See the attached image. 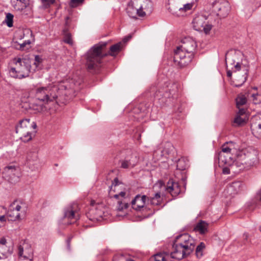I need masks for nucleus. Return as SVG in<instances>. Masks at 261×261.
Returning a JSON list of instances; mask_svg holds the SVG:
<instances>
[{
    "label": "nucleus",
    "instance_id": "nucleus-1",
    "mask_svg": "<svg viewBox=\"0 0 261 261\" xmlns=\"http://www.w3.org/2000/svg\"><path fill=\"white\" fill-rule=\"evenodd\" d=\"M181 44L174 50L173 61L180 68L189 64L192 61L197 47L196 42L191 37H185Z\"/></svg>",
    "mask_w": 261,
    "mask_h": 261
},
{
    "label": "nucleus",
    "instance_id": "nucleus-2",
    "mask_svg": "<svg viewBox=\"0 0 261 261\" xmlns=\"http://www.w3.org/2000/svg\"><path fill=\"white\" fill-rule=\"evenodd\" d=\"M195 246V240L188 233L177 236L172 245V258L178 260L190 255Z\"/></svg>",
    "mask_w": 261,
    "mask_h": 261
},
{
    "label": "nucleus",
    "instance_id": "nucleus-3",
    "mask_svg": "<svg viewBox=\"0 0 261 261\" xmlns=\"http://www.w3.org/2000/svg\"><path fill=\"white\" fill-rule=\"evenodd\" d=\"M126 11L130 17L137 19V16L143 17L150 15L153 11V4L150 0H131Z\"/></svg>",
    "mask_w": 261,
    "mask_h": 261
},
{
    "label": "nucleus",
    "instance_id": "nucleus-4",
    "mask_svg": "<svg viewBox=\"0 0 261 261\" xmlns=\"http://www.w3.org/2000/svg\"><path fill=\"white\" fill-rule=\"evenodd\" d=\"M33 60L28 57L14 58L12 60L13 66L9 69L10 76L15 79H22L27 77L32 72L31 64Z\"/></svg>",
    "mask_w": 261,
    "mask_h": 261
},
{
    "label": "nucleus",
    "instance_id": "nucleus-5",
    "mask_svg": "<svg viewBox=\"0 0 261 261\" xmlns=\"http://www.w3.org/2000/svg\"><path fill=\"white\" fill-rule=\"evenodd\" d=\"M107 44V42H99L94 45L87 52L86 64L89 71H96L101 67V60L107 55L103 53Z\"/></svg>",
    "mask_w": 261,
    "mask_h": 261
},
{
    "label": "nucleus",
    "instance_id": "nucleus-6",
    "mask_svg": "<svg viewBox=\"0 0 261 261\" xmlns=\"http://www.w3.org/2000/svg\"><path fill=\"white\" fill-rule=\"evenodd\" d=\"M61 88L56 85L41 87L36 90L35 100L39 108L38 111H43L44 105L56 99L60 94Z\"/></svg>",
    "mask_w": 261,
    "mask_h": 261
},
{
    "label": "nucleus",
    "instance_id": "nucleus-7",
    "mask_svg": "<svg viewBox=\"0 0 261 261\" xmlns=\"http://www.w3.org/2000/svg\"><path fill=\"white\" fill-rule=\"evenodd\" d=\"M215 20L212 16L198 14L194 17L192 24L194 29L197 31H203L206 34L210 33Z\"/></svg>",
    "mask_w": 261,
    "mask_h": 261
},
{
    "label": "nucleus",
    "instance_id": "nucleus-8",
    "mask_svg": "<svg viewBox=\"0 0 261 261\" xmlns=\"http://www.w3.org/2000/svg\"><path fill=\"white\" fill-rule=\"evenodd\" d=\"M37 127L36 122H30L29 119H22L19 121L18 124L15 127V132L20 136V139L24 142H27L32 139V129Z\"/></svg>",
    "mask_w": 261,
    "mask_h": 261
},
{
    "label": "nucleus",
    "instance_id": "nucleus-9",
    "mask_svg": "<svg viewBox=\"0 0 261 261\" xmlns=\"http://www.w3.org/2000/svg\"><path fill=\"white\" fill-rule=\"evenodd\" d=\"M243 56L242 53L238 50L231 49L225 55V62L227 65L233 66L231 67L233 72L239 71L241 69L240 61Z\"/></svg>",
    "mask_w": 261,
    "mask_h": 261
},
{
    "label": "nucleus",
    "instance_id": "nucleus-10",
    "mask_svg": "<svg viewBox=\"0 0 261 261\" xmlns=\"http://www.w3.org/2000/svg\"><path fill=\"white\" fill-rule=\"evenodd\" d=\"M213 11L220 18L226 17L230 11V6L226 0H216L212 5Z\"/></svg>",
    "mask_w": 261,
    "mask_h": 261
},
{
    "label": "nucleus",
    "instance_id": "nucleus-11",
    "mask_svg": "<svg viewBox=\"0 0 261 261\" xmlns=\"http://www.w3.org/2000/svg\"><path fill=\"white\" fill-rule=\"evenodd\" d=\"M20 174L19 168L14 165L5 167L3 172V177L12 184H15L19 181Z\"/></svg>",
    "mask_w": 261,
    "mask_h": 261
},
{
    "label": "nucleus",
    "instance_id": "nucleus-12",
    "mask_svg": "<svg viewBox=\"0 0 261 261\" xmlns=\"http://www.w3.org/2000/svg\"><path fill=\"white\" fill-rule=\"evenodd\" d=\"M105 209L102 204H93L92 202V205L86 214L87 217L91 221H100L103 219V217H105Z\"/></svg>",
    "mask_w": 261,
    "mask_h": 261
},
{
    "label": "nucleus",
    "instance_id": "nucleus-13",
    "mask_svg": "<svg viewBox=\"0 0 261 261\" xmlns=\"http://www.w3.org/2000/svg\"><path fill=\"white\" fill-rule=\"evenodd\" d=\"M12 5L17 11L21 12L24 16H31L33 12L30 6V0H12Z\"/></svg>",
    "mask_w": 261,
    "mask_h": 261
},
{
    "label": "nucleus",
    "instance_id": "nucleus-14",
    "mask_svg": "<svg viewBox=\"0 0 261 261\" xmlns=\"http://www.w3.org/2000/svg\"><path fill=\"white\" fill-rule=\"evenodd\" d=\"M138 158L135 153L131 150L127 151V154L124 159L120 160V167L123 169L132 168L134 167L138 162Z\"/></svg>",
    "mask_w": 261,
    "mask_h": 261
},
{
    "label": "nucleus",
    "instance_id": "nucleus-15",
    "mask_svg": "<svg viewBox=\"0 0 261 261\" xmlns=\"http://www.w3.org/2000/svg\"><path fill=\"white\" fill-rule=\"evenodd\" d=\"M18 255L25 259H29L33 254L31 245L27 240H21L18 247Z\"/></svg>",
    "mask_w": 261,
    "mask_h": 261
},
{
    "label": "nucleus",
    "instance_id": "nucleus-16",
    "mask_svg": "<svg viewBox=\"0 0 261 261\" xmlns=\"http://www.w3.org/2000/svg\"><path fill=\"white\" fill-rule=\"evenodd\" d=\"M147 201V196L146 195L141 196L138 194L135 196L132 201L131 204L132 208L136 211H141Z\"/></svg>",
    "mask_w": 261,
    "mask_h": 261
},
{
    "label": "nucleus",
    "instance_id": "nucleus-17",
    "mask_svg": "<svg viewBox=\"0 0 261 261\" xmlns=\"http://www.w3.org/2000/svg\"><path fill=\"white\" fill-rule=\"evenodd\" d=\"M175 91L171 90L168 88H166V90H159L156 91L155 93V97L159 100H161V102L165 103L167 101L166 99L170 98L175 93Z\"/></svg>",
    "mask_w": 261,
    "mask_h": 261
},
{
    "label": "nucleus",
    "instance_id": "nucleus-18",
    "mask_svg": "<svg viewBox=\"0 0 261 261\" xmlns=\"http://www.w3.org/2000/svg\"><path fill=\"white\" fill-rule=\"evenodd\" d=\"M243 183L240 181H236L227 186L224 192L230 196H233L242 190Z\"/></svg>",
    "mask_w": 261,
    "mask_h": 261
},
{
    "label": "nucleus",
    "instance_id": "nucleus-19",
    "mask_svg": "<svg viewBox=\"0 0 261 261\" xmlns=\"http://www.w3.org/2000/svg\"><path fill=\"white\" fill-rule=\"evenodd\" d=\"M166 190L170 193L172 196H176L180 193V189L178 182L173 179H170L167 182Z\"/></svg>",
    "mask_w": 261,
    "mask_h": 261
},
{
    "label": "nucleus",
    "instance_id": "nucleus-20",
    "mask_svg": "<svg viewBox=\"0 0 261 261\" xmlns=\"http://www.w3.org/2000/svg\"><path fill=\"white\" fill-rule=\"evenodd\" d=\"M223 157L220 155V152L216 155V158L218 159V163L219 167H223L225 165L231 166L233 163V160L231 154H223Z\"/></svg>",
    "mask_w": 261,
    "mask_h": 261
},
{
    "label": "nucleus",
    "instance_id": "nucleus-21",
    "mask_svg": "<svg viewBox=\"0 0 261 261\" xmlns=\"http://www.w3.org/2000/svg\"><path fill=\"white\" fill-rule=\"evenodd\" d=\"M64 219H68L69 220L68 223L71 224L75 222L79 219V215L71 208H69L65 211Z\"/></svg>",
    "mask_w": 261,
    "mask_h": 261
},
{
    "label": "nucleus",
    "instance_id": "nucleus-22",
    "mask_svg": "<svg viewBox=\"0 0 261 261\" xmlns=\"http://www.w3.org/2000/svg\"><path fill=\"white\" fill-rule=\"evenodd\" d=\"M235 149V143L233 142H225L221 146V150L220 152V155L223 157V154H231L232 150Z\"/></svg>",
    "mask_w": 261,
    "mask_h": 261
},
{
    "label": "nucleus",
    "instance_id": "nucleus-23",
    "mask_svg": "<svg viewBox=\"0 0 261 261\" xmlns=\"http://www.w3.org/2000/svg\"><path fill=\"white\" fill-rule=\"evenodd\" d=\"M243 160L244 161V164L246 165V167L248 169L253 166L257 162V158L255 154L249 153L245 155Z\"/></svg>",
    "mask_w": 261,
    "mask_h": 261
},
{
    "label": "nucleus",
    "instance_id": "nucleus-24",
    "mask_svg": "<svg viewBox=\"0 0 261 261\" xmlns=\"http://www.w3.org/2000/svg\"><path fill=\"white\" fill-rule=\"evenodd\" d=\"M13 247L0 245V259L6 258L13 253Z\"/></svg>",
    "mask_w": 261,
    "mask_h": 261
},
{
    "label": "nucleus",
    "instance_id": "nucleus-25",
    "mask_svg": "<svg viewBox=\"0 0 261 261\" xmlns=\"http://www.w3.org/2000/svg\"><path fill=\"white\" fill-rule=\"evenodd\" d=\"M121 184L119 182L118 178H115L112 182V184L111 187H110V191H109V196L111 198H114L115 199H118L119 197V194H116L114 195H112V192L113 191L114 192H116L117 191V188Z\"/></svg>",
    "mask_w": 261,
    "mask_h": 261
},
{
    "label": "nucleus",
    "instance_id": "nucleus-26",
    "mask_svg": "<svg viewBox=\"0 0 261 261\" xmlns=\"http://www.w3.org/2000/svg\"><path fill=\"white\" fill-rule=\"evenodd\" d=\"M7 218L8 221H11L19 220L20 218V213L10 207L7 213Z\"/></svg>",
    "mask_w": 261,
    "mask_h": 261
},
{
    "label": "nucleus",
    "instance_id": "nucleus-27",
    "mask_svg": "<svg viewBox=\"0 0 261 261\" xmlns=\"http://www.w3.org/2000/svg\"><path fill=\"white\" fill-rule=\"evenodd\" d=\"M208 223L204 221H200L195 227V229L201 234H204L207 231Z\"/></svg>",
    "mask_w": 261,
    "mask_h": 261
},
{
    "label": "nucleus",
    "instance_id": "nucleus-28",
    "mask_svg": "<svg viewBox=\"0 0 261 261\" xmlns=\"http://www.w3.org/2000/svg\"><path fill=\"white\" fill-rule=\"evenodd\" d=\"M122 43L119 42L112 45L110 48L109 54L111 56H115L121 50Z\"/></svg>",
    "mask_w": 261,
    "mask_h": 261
},
{
    "label": "nucleus",
    "instance_id": "nucleus-29",
    "mask_svg": "<svg viewBox=\"0 0 261 261\" xmlns=\"http://www.w3.org/2000/svg\"><path fill=\"white\" fill-rule=\"evenodd\" d=\"M231 168H234L236 167L238 168L239 170H247L248 168H247L246 167V164H244V161L242 159H238L235 162L233 161V163L231 164Z\"/></svg>",
    "mask_w": 261,
    "mask_h": 261
},
{
    "label": "nucleus",
    "instance_id": "nucleus-30",
    "mask_svg": "<svg viewBox=\"0 0 261 261\" xmlns=\"http://www.w3.org/2000/svg\"><path fill=\"white\" fill-rule=\"evenodd\" d=\"M147 201H149L152 205H160L162 201L160 193L158 192L155 193L154 196L152 197H147Z\"/></svg>",
    "mask_w": 261,
    "mask_h": 261
},
{
    "label": "nucleus",
    "instance_id": "nucleus-31",
    "mask_svg": "<svg viewBox=\"0 0 261 261\" xmlns=\"http://www.w3.org/2000/svg\"><path fill=\"white\" fill-rule=\"evenodd\" d=\"M188 167L187 160L185 158L179 159L177 162V169L181 171L186 170Z\"/></svg>",
    "mask_w": 261,
    "mask_h": 261
},
{
    "label": "nucleus",
    "instance_id": "nucleus-32",
    "mask_svg": "<svg viewBox=\"0 0 261 261\" xmlns=\"http://www.w3.org/2000/svg\"><path fill=\"white\" fill-rule=\"evenodd\" d=\"M63 34H64V41L70 45L73 44V41L71 38V35L68 32V29L67 28L65 27L63 29Z\"/></svg>",
    "mask_w": 261,
    "mask_h": 261
},
{
    "label": "nucleus",
    "instance_id": "nucleus-33",
    "mask_svg": "<svg viewBox=\"0 0 261 261\" xmlns=\"http://www.w3.org/2000/svg\"><path fill=\"white\" fill-rule=\"evenodd\" d=\"M236 101L237 108H239L246 103L247 98L244 95L240 94L236 98Z\"/></svg>",
    "mask_w": 261,
    "mask_h": 261
},
{
    "label": "nucleus",
    "instance_id": "nucleus-34",
    "mask_svg": "<svg viewBox=\"0 0 261 261\" xmlns=\"http://www.w3.org/2000/svg\"><path fill=\"white\" fill-rule=\"evenodd\" d=\"M205 244L203 242H201L196 247L195 254L198 258H200L203 254V250L205 248Z\"/></svg>",
    "mask_w": 261,
    "mask_h": 261
},
{
    "label": "nucleus",
    "instance_id": "nucleus-35",
    "mask_svg": "<svg viewBox=\"0 0 261 261\" xmlns=\"http://www.w3.org/2000/svg\"><path fill=\"white\" fill-rule=\"evenodd\" d=\"M27 159L29 162L37 161L38 160V154L35 151L30 152L27 155Z\"/></svg>",
    "mask_w": 261,
    "mask_h": 261
},
{
    "label": "nucleus",
    "instance_id": "nucleus-36",
    "mask_svg": "<svg viewBox=\"0 0 261 261\" xmlns=\"http://www.w3.org/2000/svg\"><path fill=\"white\" fill-rule=\"evenodd\" d=\"M14 16L11 13H8L6 15V19L5 20L7 26L11 28L13 26Z\"/></svg>",
    "mask_w": 261,
    "mask_h": 261
},
{
    "label": "nucleus",
    "instance_id": "nucleus-37",
    "mask_svg": "<svg viewBox=\"0 0 261 261\" xmlns=\"http://www.w3.org/2000/svg\"><path fill=\"white\" fill-rule=\"evenodd\" d=\"M245 123V120L244 118H242L240 116L236 117L233 120V126H238L244 124Z\"/></svg>",
    "mask_w": 261,
    "mask_h": 261
},
{
    "label": "nucleus",
    "instance_id": "nucleus-38",
    "mask_svg": "<svg viewBox=\"0 0 261 261\" xmlns=\"http://www.w3.org/2000/svg\"><path fill=\"white\" fill-rule=\"evenodd\" d=\"M193 6V3H188L184 5L183 7H179L178 10L179 12H181V14L182 13H185L188 10H189L192 9V7Z\"/></svg>",
    "mask_w": 261,
    "mask_h": 261
},
{
    "label": "nucleus",
    "instance_id": "nucleus-39",
    "mask_svg": "<svg viewBox=\"0 0 261 261\" xmlns=\"http://www.w3.org/2000/svg\"><path fill=\"white\" fill-rule=\"evenodd\" d=\"M169 11L172 13V14L176 15L177 16H180L182 15L181 12H179L178 10L179 7H167Z\"/></svg>",
    "mask_w": 261,
    "mask_h": 261
},
{
    "label": "nucleus",
    "instance_id": "nucleus-40",
    "mask_svg": "<svg viewBox=\"0 0 261 261\" xmlns=\"http://www.w3.org/2000/svg\"><path fill=\"white\" fill-rule=\"evenodd\" d=\"M151 261H167L166 257L162 253L156 254Z\"/></svg>",
    "mask_w": 261,
    "mask_h": 261
},
{
    "label": "nucleus",
    "instance_id": "nucleus-41",
    "mask_svg": "<svg viewBox=\"0 0 261 261\" xmlns=\"http://www.w3.org/2000/svg\"><path fill=\"white\" fill-rule=\"evenodd\" d=\"M253 102L256 105L261 102V96L258 95L257 93L252 94Z\"/></svg>",
    "mask_w": 261,
    "mask_h": 261
},
{
    "label": "nucleus",
    "instance_id": "nucleus-42",
    "mask_svg": "<svg viewBox=\"0 0 261 261\" xmlns=\"http://www.w3.org/2000/svg\"><path fill=\"white\" fill-rule=\"evenodd\" d=\"M129 204L128 203H122V201H118V205L117 210L119 211H121L124 209H126L128 207Z\"/></svg>",
    "mask_w": 261,
    "mask_h": 261
},
{
    "label": "nucleus",
    "instance_id": "nucleus-43",
    "mask_svg": "<svg viewBox=\"0 0 261 261\" xmlns=\"http://www.w3.org/2000/svg\"><path fill=\"white\" fill-rule=\"evenodd\" d=\"M84 1V0H70L69 6L72 8H74L83 3Z\"/></svg>",
    "mask_w": 261,
    "mask_h": 261
},
{
    "label": "nucleus",
    "instance_id": "nucleus-44",
    "mask_svg": "<svg viewBox=\"0 0 261 261\" xmlns=\"http://www.w3.org/2000/svg\"><path fill=\"white\" fill-rule=\"evenodd\" d=\"M251 128L253 133H256L259 134H261V125L260 123L257 125H251Z\"/></svg>",
    "mask_w": 261,
    "mask_h": 261
},
{
    "label": "nucleus",
    "instance_id": "nucleus-45",
    "mask_svg": "<svg viewBox=\"0 0 261 261\" xmlns=\"http://www.w3.org/2000/svg\"><path fill=\"white\" fill-rule=\"evenodd\" d=\"M42 58L39 55H36L35 56L33 63L35 65L36 67H37L42 62Z\"/></svg>",
    "mask_w": 261,
    "mask_h": 261
},
{
    "label": "nucleus",
    "instance_id": "nucleus-46",
    "mask_svg": "<svg viewBox=\"0 0 261 261\" xmlns=\"http://www.w3.org/2000/svg\"><path fill=\"white\" fill-rule=\"evenodd\" d=\"M30 44V41H25L23 43L21 44H18V47H16V48L18 49L21 50H25V47L27 44L29 45Z\"/></svg>",
    "mask_w": 261,
    "mask_h": 261
},
{
    "label": "nucleus",
    "instance_id": "nucleus-47",
    "mask_svg": "<svg viewBox=\"0 0 261 261\" xmlns=\"http://www.w3.org/2000/svg\"><path fill=\"white\" fill-rule=\"evenodd\" d=\"M10 207L12 208L14 211H16L18 212H19L21 208V206L20 205L17 204L15 205V202H14L11 205Z\"/></svg>",
    "mask_w": 261,
    "mask_h": 261
},
{
    "label": "nucleus",
    "instance_id": "nucleus-48",
    "mask_svg": "<svg viewBox=\"0 0 261 261\" xmlns=\"http://www.w3.org/2000/svg\"><path fill=\"white\" fill-rule=\"evenodd\" d=\"M229 166L225 165L223 167H221L222 168H223L222 172H223V174H228L230 173V169L228 168ZM230 166L231 167V166Z\"/></svg>",
    "mask_w": 261,
    "mask_h": 261
},
{
    "label": "nucleus",
    "instance_id": "nucleus-49",
    "mask_svg": "<svg viewBox=\"0 0 261 261\" xmlns=\"http://www.w3.org/2000/svg\"><path fill=\"white\" fill-rule=\"evenodd\" d=\"M239 109L238 112H237V115L241 116L242 115H243L246 113V110L244 108H241L240 107L239 108H238Z\"/></svg>",
    "mask_w": 261,
    "mask_h": 261
},
{
    "label": "nucleus",
    "instance_id": "nucleus-50",
    "mask_svg": "<svg viewBox=\"0 0 261 261\" xmlns=\"http://www.w3.org/2000/svg\"><path fill=\"white\" fill-rule=\"evenodd\" d=\"M119 261H134L131 258H127L123 255L119 256Z\"/></svg>",
    "mask_w": 261,
    "mask_h": 261
},
{
    "label": "nucleus",
    "instance_id": "nucleus-51",
    "mask_svg": "<svg viewBox=\"0 0 261 261\" xmlns=\"http://www.w3.org/2000/svg\"><path fill=\"white\" fill-rule=\"evenodd\" d=\"M72 238L73 237L72 236H70L66 240V243L68 249L70 248V243Z\"/></svg>",
    "mask_w": 261,
    "mask_h": 261
},
{
    "label": "nucleus",
    "instance_id": "nucleus-52",
    "mask_svg": "<svg viewBox=\"0 0 261 261\" xmlns=\"http://www.w3.org/2000/svg\"><path fill=\"white\" fill-rule=\"evenodd\" d=\"M7 240L5 238H2L0 240V245H6Z\"/></svg>",
    "mask_w": 261,
    "mask_h": 261
},
{
    "label": "nucleus",
    "instance_id": "nucleus-53",
    "mask_svg": "<svg viewBox=\"0 0 261 261\" xmlns=\"http://www.w3.org/2000/svg\"><path fill=\"white\" fill-rule=\"evenodd\" d=\"M7 219V216H5V215H2L0 216V222L2 223L6 222Z\"/></svg>",
    "mask_w": 261,
    "mask_h": 261
},
{
    "label": "nucleus",
    "instance_id": "nucleus-54",
    "mask_svg": "<svg viewBox=\"0 0 261 261\" xmlns=\"http://www.w3.org/2000/svg\"><path fill=\"white\" fill-rule=\"evenodd\" d=\"M41 1L48 4H52L55 2V0H41Z\"/></svg>",
    "mask_w": 261,
    "mask_h": 261
},
{
    "label": "nucleus",
    "instance_id": "nucleus-55",
    "mask_svg": "<svg viewBox=\"0 0 261 261\" xmlns=\"http://www.w3.org/2000/svg\"><path fill=\"white\" fill-rule=\"evenodd\" d=\"M232 71L229 69H228L227 68V76L228 77H231V76H232Z\"/></svg>",
    "mask_w": 261,
    "mask_h": 261
},
{
    "label": "nucleus",
    "instance_id": "nucleus-56",
    "mask_svg": "<svg viewBox=\"0 0 261 261\" xmlns=\"http://www.w3.org/2000/svg\"><path fill=\"white\" fill-rule=\"evenodd\" d=\"M119 196L124 198L126 195V193L124 191H121L119 193Z\"/></svg>",
    "mask_w": 261,
    "mask_h": 261
},
{
    "label": "nucleus",
    "instance_id": "nucleus-57",
    "mask_svg": "<svg viewBox=\"0 0 261 261\" xmlns=\"http://www.w3.org/2000/svg\"><path fill=\"white\" fill-rule=\"evenodd\" d=\"M257 198H258L260 201H261V189H260V190H259V191H258V192L257 193Z\"/></svg>",
    "mask_w": 261,
    "mask_h": 261
},
{
    "label": "nucleus",
    "instance_id": "nucleus-58",
    "mask_svg": "<svg viewBox=\"0 0 261 261\" xmlns=\"http://www.w3.org/2000/svg\"><path fill=\"white\" fill-rule=\"evenodd\" d=\"M247 77V72L246 71L245 72V76H244V81L243 82V83L246 81Z\"/></svg>",
    "mask_w": 261,
    "mask_h": 261
},
{
    "label": "nucleus",
    "instance_id": "nucleus-59",
    "mask_svg": "<svg viewBox=\"0 0 261 261\" xmlns=\"http://www.w3.org/2000/svg\"><path fill=\"white\" fill-rule=\"evenodd\" d=\"M119 256L114 257L113 261H119Z\"/></svg>",
    "mask_w": 261,
    "mask_h": 261
},
{
    "label": "nucleus",
    "instance_id": "nucleus-60",
    "mask_svg": "<svg viewBox=\"0 0 261 261\" xmlns=\"http://www.w3.org/2000/svg\"><path fill=\"white\" fill-rule=\"evenodd\" d=\"M244 237H245V238H244V239L247 240V238H248V234H245H245H244Z\"/></svg>",
    "mask_w": 261,
    "mask_h": 261
},
{
    "label": "nucleus",
    "instance_id": "nucleus-61",
    "mask_svg": "<svg viewBox=\"0 0 261 261\" xmlns=\"http://www.w3.org/2000/svg\"><path fill=\"white\" fill-rule=\"evenodd\" d=\"M130 38H131V37H130V36H128V37H127V38L125 39H126L125 41H127V40H128Z\"/></svg>",
    "mask_w": 261,
    "mask_h": 261
},
{
    "label": "nucleus",
    "instance_id": "nucleus-62",
    "mask_svg": "<svg viewBox=\"0 0 261 261\" xmlns=\"http://www.w3.org/2000/svg\"><path fill=\"white\" fill-rule=\"evenodd\" d=\"M173 87H175L176 88L177 86L175 84L173 85Z\"/></svg>",
    "mask_w": 261,
    "mask_h": 261
},
{
    "label": "nucleus",
    "instance_id": "nucleus-63",
    "mask_svg": "<svg viewBox=\"0 0 261 261\" xmlns=\"http://www.w3.org/2000/svg\"><path fill=\"white\" fill-rule=\"evenodd\" d=\"M259 230H260V232H261V226H259Z\"/></svg>",
    "mask_w": 261,
    "mask_h": 261
},
{
    "label": "nucleus",
    "instance_id": "nucleus-64",
    "mask_svg": "<svg viewBox=\"0 0 261 261\" xmlns=\"http://www.w3.org/2000/svg\"><path fill=\"white\" fill-rule=\"evenodd\" d=\"M182 180H183V181H185V178H182Z\"/></svg>",
    "mask_w": 261,
    "mask_h": 261
}]
</instances>
